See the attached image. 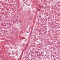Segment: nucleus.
I'll use <instances>...</instances> for the list:
<instances>
[{
  "label": "nucleus",
  "instance_id": "nucleus-1",
  "mask_svg": "<svg viewBox=\"0 0 60 60\" xmlns=\"http://www.w3.org/2000/svg\"><path fill=\"white\" fill-rule=\"evenodd\" d=\"M39 16H40V17H41V15H39Z\"/></svg>",
  "mask_w": 60,
  "mask_h": 60
}]
</instances>
